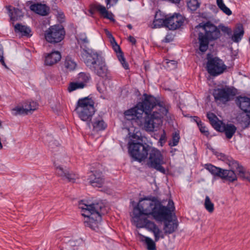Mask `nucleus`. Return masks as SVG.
I'll return each instance as SVG.
<instances>
[{
	"instance_id": "nucleus-1",
	"label": "nucleus",
	"mask_w": 250,
	"mask_h": 250,
	"mask_svg": "<svg viewBox=\"0 0 250 250\" xmlns=\"http://www.w3.org/2000/svg\"><path fill=\"white\" fill-rule=\"evenodd\" d=\"M158 201L153 197L152 200L145 197L141 199L133 210V219L137 228H145L153 234L156 241L164 238L162 230L154 222L148 220L147 216L151 215L154 206Z\"/></svg>"
},
{
	"instance_id": "nucleus-2",
	"label": "nucleus",
	"mask_w": 250,
	"mask_h": 250,
	"mask_svg": "<svg viewBox=\"0 0 250 250\" xmlns=\"http://www.w3.org/2000/svg\"><path fill=\"white\" fill-rule=\"evenodd\" d=\"M147 106L149 109L144 111L142 124L146 131L152 132L162 124V119L167 114L168 106L156 98L154 102L149 103Z\"/></svg>"
},
{
	"instance_id": "nucleus-3",
	"label": "nucleus",
	"mask_w": 250,
	"mask_h": 250,
	"mask_svg": "<svg viewBox=\"0 0 250 250\" xmlns=\"http://www.w3.org/2000/svg\"><path fill=\"white\" fill-rule=\"evenodd\" d=\"M83 51L84 54L82 57L85 65L89 69L100 77H106L108 69L102 53L89 49H84Z\"/></svg>"
},
{
	"instance_id": "nucleus-4",
	"label": "nucleus",
	"mask_w": 250,
	"mask_h": 250,
	"mask_svg": "<svg viewBox=\"0 0 250 250\" xmlns=\"http://www.w3.org/2000/svg\"><path fill=\"white\" fill-rule=\"evenodd\" d=\"M197 28L201 29L198 36V53L202 54L208 49L210 42L220 38L221 33L219 29L209 21L200 23L196 26V28Z\"/></svg>"
},
{
	"instance_id": "nucleus-5",
	"label": "nucleus",
	"mask_w": 250,
	"mask_h": 250,
	"mask_svg": "<svg viewBox=\"0 0 250 250\" xmlns=\"http://www.w3.org/2000/svg\"><path fill=\"white\" fill-rule=\"evenodd\" d=\"M82 215L84 217V224L85 227L97 231L102 220V206L98 203L87 205L81 201L79 204Z\"/></svg>"
},
{
	"instance_id": "nucleus-6",
	"label": "nucleus",
	"mask_w": 250,
	"mask_h": 250,
	"mask_svg": "<svg viewBox=\"0 0 250 250\" xmlns=\"http://www.w3.org/2000/svg\"><path fill=\"white\" fill-rule=\"evenodd\" d=\"M128 143V152L130 156L140 162L148 158L150 146L144 142L141 133H133Z\"/></svg>"
},
{
	"instance_id": "nucleus-7",
	"label": "nucleus",
	"mask_w": 250,
	"mask_h": 250,
	"mask_svg": "<svg viewBox=\"0 0 250 250\" xmlns=\"http://www.w3.org/2000/svg\"><path fill=\"white\" fill-rule=\"evenodd\" d=\"M95 111L94 102L91 98L86 97L78 100L75 111L82 121L87 123L89 127Z\"/></svg>"
},
{
	"instance_id": "nucleus-8",
	"label": "nucleus",
	"mask_w": 250,
	"mask_h": 250,
	"mask_svg": "<svg viewBox=\"0 0 250 250\" xmlns=\"http://www.w3.org/2000/svg\"><path fill=\"white\" fill-rule=\"evenodd\" d=\"M144 99L138 103L134 107L126 110L124 112L125 118L128 120L141 118L144 111L149 109L147 104L154 102L155 97L146 94H144Z\"/></svg>"
},
{
	"instance_id": "nucleus-9",
	"label": "nucleus",
	"mask_w": 250,
	"mask_h": 250,
	"mask_svg": "<svg viewBox=\"0 0 250 250\" xmlns=\"http://www.w3.org/2000/svg\"><path fill=\"white\" fill-rule=\"evenodd\" d=\"M207 70L212 76H217L223 73L227 66L222 60L217 57H214L211 54L207 55Z\"/></svg>"
},
{
	"instance_id": "nucleus-10",
	"label": "nucleus",
	"mask_w": 250,
	"mask_h": 250,
	"mask_svg": "<svg viewBox=\"0 0 250 250\" xmlns=\"http://www.w3.org/2000/svg\"><path fill=\"white\" fill-rule=\"evenodd\" d=\"M168 205L169 207L164 206L157 201L151 214L156 221L163 222L166 220L171 219L172 212L174 209L173 202L169 201Z\"/></svg>"
},
{
	"instance_id": "nucleus-11",
	"label": "nucleus",
	"mask_w": 250,
	"mask_h": 250,
	"mask_svg": "<svg viewBox=\"0 0 250 250\" xmlns=\"http://www.w3.org/2000/svg\"><path fill=\"white\" fill-rule=\"evenodd\" d=\"M236 94V89L233 87L226 86L225 87L214 89L213 96L216 102L227 104L232 101Z\"/></svg>"
},
{
	"instance_id": "nucleus-12",
	"label": "nucleus",
	"mask_w": 250,
	"mask_h": 250,
	"mask_svg": "<svg viewBox=\"0 0 250 250\" xmlns=\"http://www.w3.org/2000/svg\"><path fill=\"white\" fill-rule=\"evenodd\" d=\"M149 157L147 164L150 167L153 168L162 173H165V168L162 166L165 163L161 152L156 148L151 147L148 151Z\"/></svg>"
},
{
	"instance_id": "nucleus-13",
	"label": "nucleus",
	"mask_w": 250,
	"mask_h": 250,
	"mask_svg": "<svg viewBox=\"0 0 250 250\" xmlns=\"http://www.w3.org/2000/svg\"><path fill=\"white\" fill-rule=\"evenodd\" d=\"M65 34L64 28L61 25H55L46 30L44 36L47 42L55 43L61 42L64 39Z\"/></svg>"
},
{
	"instance_id": "nucleus-14",
	"label": "nucleus",
	"mask_w": 250,
	"mask_h": 250,
	"mask_svg": "<svg viewBox=\"0 0 250 250\" xmlns=\"http://www.w3.org/2000/svg\"><path fill=\"white\" fill-rule=\"evenodd\" d=\"M184 20L180 14L175 13L167 17V28L169 30H174L180 28L183 24Z\"/></svg>"
},
{
	"instance_id": "nucleus-15",
	"label": "nucleus",
	"mask_w": 250,
	"mask_h": 250,
	"mask_svg": "<svg viewBox=\"0 0 250 250\" xmlns=\"http://www.w3.org/2000/svg\"><path fill=\"white\" fill-rule=\"evenodd\" d=\"M236 104L250 118V98L239 96L235 99Z\"/></svg>"
},
{
	"instance_id": "nucleus-16",
	"label": "nucleus",
	"mask_w": 250,
	"mask_h": 250,
	"mask_svg": "<svg viewBox=\"0 0 250 250\" xmlns=\"http://www.w3.org/2000/svg\"><path fill=\"white\" fill-rule=\"evenodd\" d=\"M90 184L94 187L101 188L104 183V176L102 172L95 171L89 176Z\"/></svg>"
},
{
	"instance_id": "nucleus-17",
	"label": "nucleus",
	"mask_w": 250,
	"mask_h": 250,
	"mask_svg": "<svg viewBox=\"0 0 250 250\" xmlns=\"http://www.w3.org/2000/svg\"><path fill=\"white\" fill-rule=\"evenodd\" d=\"M55 166L56 167V172L62 177V180H66L69 182H75L76 179L78 178L75 174L70 173L67 170L64 169L61 166H57L56 165Z\"/></svg>"
},
{
	"instance_id": "nucleus-18",
	"label": "nucleus",
	"mask_w": 250,
	"mask_h": 250,
	"mask_svg": "<svg viewBox=\"0 0 250 250\" xmlns=\"http://www.w3.org/2000/svg\"><path fill=\"white\" fill-rule=\"evenodd\" d=\"M229 166L232 169H236L238 175L243 179L248 180L250 178V173L246 171L244 167L239 164L238 161L232 160L229 162Z\"/></svg>"
},
{
	"instance_id": "nucleus-19",
	"label": "nucleus",
	"mask_w": 250,
	"mask_h": 250,
	"mask_svg": "<svg viewBox=\"0 0 250 250\" xmlns=\"http://www.w3.org/2000/svg\"><path fill=\"white\" fill-rule=\"evenodd\" d=\"M237 128L233 124H224L222 122L216 130L220 132H225V135L227 139H230L234 135L236 132Z\"/></svg>"
},
{
	"instance_id": "nucleus-20",
	"label": "nucleus",
	"mask_w": 250,
	"mask_h": 250,
	"mask_svg": "<svg viewBox=\"0 0 250 250\" xmlns=\"http://www.w3.org/2000/svg\"><path fill=\"white\" fill-rule=\"evenodd\" d=\"M44 57V64L51 66L60 61L61 55L59 51H54L50 53L46 54Z\"/></svg>"
},
{
	"instance_id": "nucleus-21",
	"label": "nucleus",
	"mask_w": 250,
	"mask_h": 250,
	"mask_svg": "<svg viewBox=\"0 0 250 250\" xmlns=\"http://www.w3.org/2000/svg\"><path fill=\"white\" fill-rule=\"evenodd\" d=\"M164 225L163 232L164 235L170 234L173 233L177 229L178 226V223L176 219L172 220V218L164 221Z\"/></svg>"
},
{
	"instance_id": "nucleus-22",
	"label": "nucleus",
	"mask_w": 250,
	"mask_h": 250,
	"mask_svg": "<svg viewBox=\"0 0 250 250\" xmlns=\"http://www.w3.org/2000/svg\"><path fill=\"white\" fill-rule=\"evenodd\" d=\"M30 9L31 11L41 16H46L48 14L50 10L49 7L40 3L31 4Z\"/></svg>"
},
{
	"instance_id": "nucleus-23",
	"label": "nucleus",
	"mask_w": 250,
	"mask_h": 250,
	"mask_svg": "<svg viewBox=\"0 0 250 250\" xmlns=\"http://www.w3.org/2000/svg\"><path fill=\"white\" fill-rule=\"evenodd\" d=\"M6 8L8 12L10 20L13 21L12 24L13 25L15 21L20 20L23 16L22 11L18 8L13 7L11 5L6 6Z\"/></svg>"
},
{
	"instance_id": "nucleus-24",
	"label": "nucleus",
	"mask_w": 250,
	"mask_h": 250,
	"mask_svg": "<svg viewBox=\"0 0 250 250\" xmlns=\"http://www.w3.org/2000/svg\"><path fill=\"white\" fill-rule=\"evenodd\" d=\"M244 34L243 26L241 24H237L233 31V34L230 36L231 40L234 42L238 43L241 41Z\"/></svg>"
},
{
	"instance_id": "nucleus-25",
	"label": "nucleus",
	"mask_w": 250,
	"mask_h": 250,
	"mask_svg": "<svg viewBox=\"0 0 250 250\" xmlns=\"http://www.w3.org/2000/svg\"><path fill=\"white\" fill-rule=\"evenodd\" d=\"M91 124L93 127V130L96 132L105 130L107 126L103 118L101 116H98L94 118L93 121L91 122Z\"/></svg>"
},
{
	"instance_id": "nucleus-26",
	"label": "nucleus",
	"mask_w": 250,
	"mask_h": 250,
	"mask_svg": "<svg viewBox=\"0 0 250 250\" xmlns=\"http://www.w3.org/2000/svg\"><path fill=\"white\" fill-rule=\"evenodd\" d=\"M112 47L115 52H116L118 60L122 64L123 67L125 69H128V64L125 61V59L124 58L123 53L122 52L120 46L117 43H115L112 45Z\"/></svg>"
},
{
	"instance_id": "nucleus-27",
	"label": "nucleus",
	"mask_w": 250,
	"mask_h": 250,
	"mask_svg": "<svg viewBox=\"0 0 250 250\" xmlns=\"http://www.w3.org/2000/svg\"><path fill=\"white\" fill-rule=\"evenodd\" d=\"M14 30L16 33H20L21 36L29 37L32 35L31 29L29 27L20 23L14 25Z\"/></svg>"
},
{
	"instance_id": "nucleus-28",
	"label": "nucleus",
	"mask_w": 250,
	"mask_h": 250,
	"mask_svg": "<svg viewBox=\"0 0 250 250\" xmlns=\"http://www.w3.org/2000/svg\"><path fill=\"white\" fill-rule=\"evenodd\" d=\"M234 170L231 168L229 170L223 169L220 178L225 179L230 182L237 180V176Z\"/></svg>"
},
{
	"instance_id": "nucleus-29",
	"label": "nucleus",
	"mask_w": 250,
	"mask_h": 250,
	"mask_svg": "<svg viewBox=\"0 0 250 250\" xmlns=\"http://www.w3.org/2000/svg\"><path fill=\"white\" fill-rule=\"evenodd\" d=\"M95 9L104 18L111 21H114V15L111 12H108L105 7L101 5L97 4L95 6Z\"/></svg>"
},
{
	"instance_id": "nucleus-30",
	"label": "nucleus",
	"mask_w": 250,
	"mask_h": 250,
	"mask_svg": "<svg viewBox=\"0 0 250 250\" xmlns=\"http://www.w3.org/2000/svg\"><path fill=\"white\" fill-rule=\"evenodd\" d=\"M140 237V240L142 242H144L147 246L148 250H156V247L155 244V240L153 241L151 238L149 237L146 236L141 234H139Z\"/></svg>"
},
{
	"instance_id": "nucleus-31",
	"label": "nucleus",
	"mask_w": 250,
	"mask_h": 250,
	"mask_svg": "<svg viewBox=\"0 0 250 250\" xmlns=\"http://www.w3.org/2000/svg\"><path fill=\"white\" fill-rule=\"evenodd\" d=\"M204 167L214 176L221 178L222 168L215 167L211 164H206Z\"/></svg>"
},
{
	"instance_id": "nucleus-32",
	"label": "nucleus",
	"mask_w": 250,
	"mask_h": 250,
	"mask_svg": "<svg viewBox=\"0 0 250 250\" xmlns=\"http://www.w3.org/2000/svg\"><path fill=\"white\" fill-rule=\"evenodd\" d=\"M207 117L210 124L216 130L219 128L220 125L222 124V122L219 120L217 117L213 113H208Z\"/></svg>"
},
{
	"instance_id": "nucleus-33",
	"label": "nucleus",
	"mask_w": 250,
	"mask_h": 250,
	"mask_svg": "<svg viewBox=\"0 0 250 250\" xmlns=\"http://www.w3.org/2000/svg\"><path fill=\"white\" fill-rule=\"evenodd\" d=\"M167 16H163L161 19H154L153 21L154 27L159 28L162 26L167 27Z\"/></svg>"
},
{
	"instance_id": "nucleus-34",
	"label": "nucleus",
	"mask_w": 250,
	"mask_h": 250,
	"mask_svg": "<svg viewBox=\"0 0 250 250\" xmlns=\"http://www.w3.org/2000/svg\"><path fill=\"white\" fill-rule=\"evenodd\" d=\"M23 105L27 114L30 111L35 110L38 106V104L36 102L30 101L25 102Z\"/></svg>"
},
{
	"instance_id": "nucleus-35",
	"label": "nucleus",
	"mask_w": 250,
	"mask_h": 250,
	"mask_svg": "<svg viewBox=\"0 0 250 250\" xmlns=\"http://www.w3.org/2000/svg\"><path fill=\"white\" fill-rule=\"evenodd\" d=\"M86 84L83 83L79 82H71L69 83L68 87V90L69 92H72L74 90L83 89L85 87Z\"/></svg>"
},
{
	"instance_id": "nucleus-36",
	"label": "nucleus",
	"mask_w": 250,
	"mask_h": 250,
	"mask_svg": "<svg viewBox=\"0 0 250 250\" xmlns=\"http://www.w3.org/2000/svg\"><path fill=\"white\" fill-rule=\"evenodd\" d=\"M64 66L67 69L73 70L76 68L77 64L69 56H67L64 62Z\"/></svg>"
},
{
	"instance_id": "nucleus-37",
	"label": "nucleus",
	"mask_w": 250,
	"mask_h": 250,
	"mask_svg": "<svg viewBox=\"0 0 250 250\" xmlns=\"http://www.w3.org/2000/svg\"><path fill=\"white\" fill-rule=\"evenodd\" d=\"M11 113L13 116H18L23 114H28L26 110L24 107L23 105L22 106H17L11 109Z\"/></svg>"
},
{
	"instance_id": "nucleus-38",
	"label": "nucleus",
	"mask_w": 250,
	"mask_h": 250,
	"mask_svg": "<svg viewBox=\"0 0 250 250\" xmlns=\"http://www.w3.org/2000/svg\"><path fill=\"white\" fill-rule=\"evenodd\" d=\"M204 207L206 209L209 213L213 212L214 209V206L213 203L211 201L209 196H206L205 200Z\"/></svg>"
},
{
	"instance_id": "nucleus-39",
	"label": "nucleus",
	"mask_w": 250,
	"mask_h": 250,
	"mask_svg": "<svg viewBox=\"0 0 250 250\" xmlns=\"http://www.w3.org/2000/svg\"><path fill=\"white\" fill-rule=\"evenodd\" d=\"M180 139L179 132H175L172 134V140L168 142V145L172 147L177 146L178 145Z\"/></svg>"
},
{
	"instance_id": "nucleus-40",
	"label": "nucleus",
	"mask_w": 250,
	"mask_h": 250,
	"mask_svg": "<svg viewBox=\"0 0 250 250\" xmlns=\"http://www.w3.org/2000/svg\"><path fill=\"white\" fill-rule=\"evenodd\" d=\"M78 79L81 83H83L86 85L91 79V76L89 73L85 72H81L78 74Z\"/></svg>"
},
{
	"instance_id": "nucleus-41",
	"label": "nucleus",
	"mask_w": 250,
	"mask_h": 250,
	"mask_svg": "<svg viewBox=\"0 0 250 250\" xmlns=\"http://www.w3.org/2000/svg\"><path fill=\"white\" fill-rule=\"evenodd\" d=\"M188 8L192 11L197 10L200 6V3L197 0H188L187 2Z\"/></svg>"
},
{
	"instance_id": "nucleus-42",
	"label": "nucleus",
	"mask_w": 250,
	"mask_h": 250,
	"mask_svg": "<svg viewBox=\"0 0 250 250\" xmlns=\"http://www.w3.org/2000/svg\"><path fill=\"white\" fill-rule=\"evenodd\" d=\"M197 125L199 128L200 132L204 134L205 135L208 136L209 133L208 131L207 127L205 126L204 124L201 122V121H197Z\"/></svg>"
},
{
	"instance_id": "nucleus-43",
	"label": "nucleus",
	"mask_w": 250,
	"mask_h": 250,
	"mask_svg": "<svg viewBox=\"0 0 250 250\" xmlns=\"http://www.w3.org/2000/svg\"><path fill=\"white\" fill-rule=\"evenodd\" d=\"M219 29L225 34H226L228 36H229L230 37L232 31L231 29L228 27L226 26L223 24H220L219 26Z\"/></svg>"
},
{
	"instance_id": "nucleus-44",
	"label": "nucleus",
	"mask_w": 250,
	"mask_h": 250,
	"mask_svg": "<svg viewBox=\"0 0 250 250\" xmlns=\"http://www.w3.org/2000/svg\"><path fill=\"white\" fill-rule=\"evenodd\" d=\"M119 0H105L106 8L109 9L111 6L116 5Z\"/></svg>"
},
{
	"instance_id": "nucleus-45",
	"label": "nucleus",
	"mask_w": 250,
	"mask_h": 250,
	"mask_svg": "<svg viewBox=\"0 0 250 250\" xmlns=\"http://www.w3.org/2000/svg\"><path fill=\"white\" fill-rule=\"evenodd\" d=\"M224 13L229 16L231 15V11L224 4L223 6L219 8Z\"/></svg>"
},
{
	"instance_id": "nucleus-46",
	"label": "nucleus",
	"mask_w": 250,
	"mask_h": 250,
	"mask_svg": "<svg viewBox=\"0 0 250 250\" xmlns=\"http://www.w3.org/2000/svg\"><path fill=\"white\" fill-rule=\"evenodd\" d=\"M81 41L82 43L87 44L89 42L88 40L85 35H82L81 37L79 38L78 42Z\"/></svg>"
},
{
	"instance_id": "nucleus-47",
	"label": "nucleus",
	"mask_w": 250,
	"mask_h": 250,
	"mask_svg": "<svg viewBox=\"0 0 250 250\" xmlns=\"http://www.w3.org/2000/svg\"><path fill=\"white\" fill-rule=\"evenodd\" d=\"M166 142V136L165 134H164L163 135H161L159 140V143L160 144V146H162L164 145V144Z\"/></svg>"
},
{
	"instance_id": "nucleus-48",
	"label": "nucleus",
	"mask_w": 250,
	"mask_h": 250,
	"mask_svg": "<svg viewBox=\"0 0 250 250\" xmlns=\"http://www.w3.org/2000/svg\"><path fill=\"white\" fill-rule=\"evenodd\" d=\"M0 62L3 65H4L5 67L6 66L3 57V52L1 50H0Z\"/></svg>"
},
{
	"instance_id": "nucleus-49",
	"label": "nucleus",
	"mask_w": 250,
	"mask_h": 250,
	"mask_svg": "<svg viewBox=\"0 0 250 250\" xmlns=\"http://www.w3.org/2000/svg\"><path fill=\"white\" fill-rule=\"evenodd\" d=\"M128 40L132 43V44L135 45L136 43V40L132 36H129L128 37Z\"/></svg>"
},
{
	"instance_id": "nucleus-50",
	"label": "nucleus",
	"mask_w": 250,
	"mask_h": 250,
	"mask_svg": "<svg viewBox=\"0 0 250 250\" xmlns=\"http://www.w3.org/2000/svg\"><path fill=\"white\" fill-rule=\"evenodd\" d=\"M164 16L162 15V12L160 11H157L156 12L154 19H161Z\"/></svg>"
},
{
	"instance_id": "nucleus-51",
	"label": "nucleus",
	"mask_w": 250,
	"mask_h": 250,
	"mask_svg": "<svg viewBox=\"0 0 250 250\" xmlns=\"http://www.w3.org/2000/svg\"><path fill=\"white\" fill-rule=\"evenodd\" d=\"M104 32L107 36V37L110 39L111 38H112L113 37L111 33L107 30V29H104Z\"/></svg>"
},
{
	"instance_id": "nucleus-52",
	"label": "nucleus",
	"mask_w": 250,
	"mask_h": 250,
	"mask_svg": "<svg viewBox=\"0 0 250 250\" xmlns=\"http://www.w3.org/2000/svg\"><path fill=\"white\" fill-rule=\"evenodd\" d=\"M216 3L219 8L221 7L224 4L223 0H216Z\"/></svg>"
},
{
	"instance_id": "nucleus-53",
	"label": "nucleus",
	"mask_w": 250,
	"mask_h": 250,
	"mask_svg": "<svg viewBox=\"0 0 250 250\" xmlns=\"http://www.w3.org/2000/svg\"><path fill=\"white\" fill-rule=\"evenodd\" d=\"M167 63H170L173 66V68H175L177 66V62L174 60H171L167 62Z\"/></svg>"
},
{
	"instance_id": "nucleus-54",
	"label": "nucleus",
	"mask_w": 250,
	"mask_h": 250,
	"mask_svg": "<svg viewBox=\"0 0 250 250\" xmlns=\"http://www.w3.org/2000/svg\"><path fill=\"white\" fill-rule=\"evenodd\" d=\"M170 37V35H167L165 38V42H170V40L169 39V38Z\"/></svg>"
},
{
	"instance_id": "nucleus-55",
	"label": "nucleus",
	"mask_w": 250,
	"mask_h": 250,
	"mask_svg": "<svg viewBox=\"0 0 250 250\" xmlns=\"http://www.w3.org/2000/svg\"><path fill=\"white\" fill-rule=\"evenodd\" d=\"M109 40H110V42H111L112 45L113 44H114L117 43V42H116L115 41V39L114 38V37H113L112 38H111Z\"/></svg>"
},
{
	"instance_id": "nucleus-56",
	"label": "nucleus",
	"mask_w": 250,
	"mask_h": 250,
	"mask_svg": "<svg viewBox=\"0 0 250 250\" xmlns=\"http://www.w3.org/2000/svg\"><path fill=\"white\" fill-rule=\"evenodd\" d=\"M97 88L100 93H102L103 92V90L102 89V88H100V87L99 85L97 86Z\"/></svg>"
},
{
	"instance_id": "nucleus-57",
	"label": "nucleus",
	"mask_w": 250,
	"mask_h": 250,
	"mask_svg": "<svg viewBox=\"0 0 250 250\" xmlns=\"http://www.w3.org/2000/svg\"><path fill=\"white\" fill-rule=\"evenodd\" d=\"M194 121L197 123V121H201L199 118L197 116H194Z\"/></svg>"
},
{
	"instance_id": "nucleus-58",
	"label": "nucleus",
	"mask_w": 250,
	"mask_h": 250,
	"mask_svg": "<svg viewBox=\"0 0 250 250\" xmlns=\"http://www.w3.org/2000/svg\"><path fill=\"white\" fill-rule=\"evenodd\" d=\"M127 27L129 29H131L132 28V25H131V24H127Z\"/></svg>"
},
{
	"instance_id": "nucleus-59",
	"label": "nucleus",
	"mask_w": 250,
	"mask_h": 250,
	"mask_svg": "<svg viewBox=\"0 0 250 250\" xmlns=\"http://www.w3.org/2000/svg\"><path fill=\"white\" fill-rule=\"evenodd\" d=\"M249 43H250V38H249Z\"/></svg>"
},
{
	"instance_id": "nucleus-60",
	"label": "nucleus",
	"mask_w": 250,
	"mask_h": 250,
	"mask_svg": "<svg viewBox=\"0 0 250 250\" xmlns=\"http://www.w3.org/2000/svg\"><path fill=\"white\" fill-rule=\"evenodd\" d=\"M145 68H146H146H147V67H146V66H145Z\"/></svg>"
},
{
	"instance_id": "nucleus-61",
	"label": "nucleus",
	"mask_w": 250,
	"mask_h": 250,
	"mask_svg": "<svg viewBox=\"0 0 250 250\" xmlns=\"http://www.w3.org/2000/svg\"><path fill=\"white\" fill-rule=\"evenodd\" d=\"M145 68H146H146H147V67H146V66H145Z\"/></svg>"
},
{
	"instance_id": "nucleus-62",
	"label": "nucleus",
	"mask_w": 250,
	"mask_h": 250,
	"mask_svg": "<svg viewBox=\"0 0 250 250\" xmlns=\"http://www.w3.org/2000/svg\"><path fill=\"white\" fill-rule=\"evenodd\" d=\"M174 151H176V148H174Z\"/></svg>"
},
{
	"instance_id": "nucleus-63",
	"label": "nucleus",
	"mask_w": 250,
	"mask_h": 250,
	"mask_svg": "<svg viewBox=\"0 0 250 250\" xmlns=\"http://www.w3.org/2000/svg\"><path fill=\"white\" fill-rule=\"evenodd\" d=\"M248 181L250 182V179L248 180Z\"/></svg>"
}]
</instances>
